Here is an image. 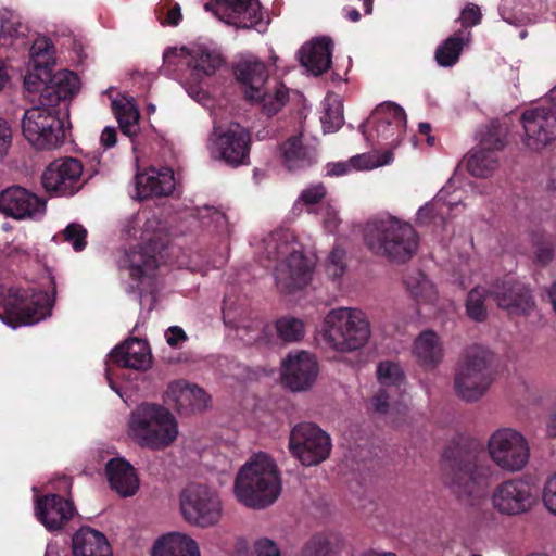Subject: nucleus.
Here are the masks:
<instances>
[{"label":"nucleus","instance_id":"1","mask_svg":"<svg viewBox=\"0 0 556 556\" xmlns=\"http://www.w3.org/2000/svg\"><path fill=\"white\" fill-rule=\"evenodd\" d=\"M166 235V227L156 214L146 210L138 212L125 226L129 249L119 260V266L128 269L135 279L151 278L159 266L157 248Z\"/></svg>","mask_w":556,"mask_h":556},{"label":"nucleus","instance_id":"2","mask_svg":"<svg viewBox=\"0 0 556 556\" xmlns=\"http://www.w3.org/2000/svg\"><path fill=\"white\" fill-rule=\"evenodd\" d=\"M269 257H279L275 268L278 289L292 293L305 288L312 280L315 261L305 255L304 247L289 229H279L265 240Z\"/></svg>","mask_w":556,"mask_h":556},{"label":"nucleus","instance_id":"3","mask_svg":"<svg viewBox=\"0 0 556 556\" xmlns=\"http://www.w3.org/2000/svg\"><path fill=\"white\" fill-rule=\"evenodd\" d=\"M281 493V479L274 459L265 453L253 455L238 471L233 494L245 507L264 509Z\"/></svg>","mask_w":556,"mask_h":556},{"label":"nucleus","instance_id":"4","mask_svg":"<svg viewBox=\"0 0 556 556\" xmlns=\"http://www.w3.org/2000/svg\"><path fill=\"white\" fill-rule=\"evenodd\" d=\"M167 66H182L186 75L182 86L188 94L198 102L206 99L202 87L206 78L214 76L224 66L225 58L220 50L212 43L191 42L187 46L170 47L164 52Z\"/></svg>","mask_w":556,"mask_h":556},{"label":"nucleus","instance_id":"5","mask_svg":"<svg viewBox=\"0 0 556 556\" xmlns=\"http://www.w3.org/2000/svg\"><path fill=\"white\" fill-rule=\"evenodd\" d=\"M126 433L140 447L161 451L176 442L179 426L177 418L167 407L144 402L130 412Z\"/></svg>","mask_w":556,"mask_h":556},{"label":"nucleus","instance_id":"6","mask_svg":"<svg viewBox=\"0 0 556 556\" xmlns=\"http://www.w3.org/2000/svg\"><path fill=\"white\" fill-rule=\"evenodd\" d=\"M318 336L326 348L351 353L363 349L371 336L367 315L354 307H338L324 317Z\"/></svg>","mask_w":556,"mask_h":556},{"label":"nucleus","instance_id":"7","mask_svg":"<svg viewBox=\"0 0 556 556\" xmlns=\"http://www.w3.org/2000/svg\"><path fill=\"white\" fill-rule=\"evenodd\" d=\"M237 79L245 98L262 105L268 117L277 114L288 101V89L278 81L268 80V71L257 56L248 54L240 58L235 67Z\"/></svg>","mask_w":556,"mask_h":556},{"label":"nucleus","instance_id":"8","mask_svg":"<svg viewBox=\"0 0 556 556\" xmlns=\"http://www.w3.org/2000/svg\"><path fill=\"white\" fill-rule=\"evenodd\" d=\"M365 241L374 253L399 263L408 261L418 248V237L413 226L391 216L369 222L365 229Z\"/></svg>","mask_w":556,"mask_h":556},{"label":"nucleus","instance_id":"9","mask_svg":"<svg viewBox=\"0 0 556 556\" xmlns=\"http://www.w3.org/2000/svg\"><path fill=\"white\" fill-rule=\"evenodd\" d=\"M0 320L15 329L35 325L51 315L53 298L46 291L0 288Z\"/></svg>","mask_w":556,"mask_h":556},{"label":"nucleus","instance_id":"10","mask_svg":"<svg viewBox=\"0 0 556 556\" xmlns=\"http://www.w3.org/2000/svg\"><path fill=\"white\" fill-rule=\"evenodd\" d=\"M493 354L485 348H468L457 365L454 389L465 402H476L484 396L493 381Z\"/></svg>","mask_w":556,"mask_h":556},{"label":"nucleus","instance_id":"11","mask_svg":"<svg viewBox=\"0 0 556 556\" xmlns=\"http://www.w3.org/2000/svg\"><path fill=\"white\" fill-rule=\"evenodd\" d=\"M491 468L468 454H460L448 463L445 484L462 501L475 503L489 488Z\"/></svg>","mask_w":556,"mask_h":556},{"label":"nucleus","instance_id":"12","mask_svg":"<svg viewBox=\"0 0 556 556\" xmlns=\"http://www.w3.org/2000/svg\"><path fill=\"white\" fill-rule=\"evenodd\" d=\"M34 105L24 112L22 131L25 139L38 150H52L63 144L65 131L56 110L43 99H33Z\"/></svg>","mask_w":556,"mask_h":556},{"label":"nucleus","instance_id":"13","mask_svg":"<svg viewBox=\"0 0 556 556\" xmlns=\"http://www.w3.org/2000/svg\"><path fill=\"white\" fill-rule=\"evenodd\" d=\"M486 453L491 462L502 471L516 473L529 464L531 450L526 435L511 427L494 430L486 440Z\"/></svg>","mask_w":556,"mask_h":556},{"label":"nucleus","instance_id":"14","mask_svg":"<svg viewBox=\"0 0 556 556\" xmlns=\"http://www.w3.org/2000/svg\"><path fill=\"white\" fill-rule=\"evenodd\" d=\"M179 504L185 521L195 528L217 527L224 518V504L218 492L203 484L186 488Z\"/></svg>","mask_w":556,"mask_h":556},{"label":"nucleus","instance_id":"15","mask_svg":"<svg viewBox=\"0 0 556 556\" xmlns=\"http://www.w3.org/2000/svg\"><path fill=\"white\" fill-rule=\"evenodd\" d=\"M406 127V114L394 102H383L376 106L362 125L365 139L370 144H386L394 150L402 141Z\"/></svg>","mask_w":556,"mask_h":556},{"label":"nucleus","instance_id":"16","mask_svg":"<svg viewBox=\"0 0 556 556\" xmlns=\"http://www.w3.org/2000/svg\"><path fill=\"white\" fill-rule=\"evenodd\" d=\"M250 144V132L238 123H230L213 127L206 148L213 160L239 166L249 162Z\"/></svg>","mask_w":556,"mask_h":556},{"label":"nucleus","instance_id":"17","mask_svg":"<svg viewBox=\"0 0 556 556\" xmlns=\"http://www.w3.org/2000/svg\"><path fill=\"white\" fill-rule=\"evenodd\" d=\"M521 123L523 143L532 151H539L556 139V87L542 104L523 112Z\"/></svg>","mask_w":556,"mask_h":556},{"label":"nucleus","instance_id":"18","mask_svg":"<svg viewBox=\"0 0 556 556\" xmlns=\"http://www.w3.org/2000/svg\"><path fill=\"white\" fill-rule=\"evenodd\" d=\"M493 509L504 517H518L529 513L536 504L535 488L522 478H509L500 482L491 493Z\"/></svg>","mask_w":556,"mask_h":556},{"label":"nucleus","instance_id":"19","mask_svg":"<svg viewBox=\"0 0 556 556\" xmlns=\"http://www.w3.org/2000/svg\"><path fill=\"white\" fill-rule=\"evenodd\" d=\"M289 450L304 466H314L329 456L331 440L316 425L303 422L292 429Z\"/></svg>","mask_w":556,"mask_h":556},{"label":"nucleus","instance_id":"20","mask_svg":"<svg viewBox=\"0 0 556 556\" xmlns=\"http://www.w3.org/2000/svg\"><path fill=\"white\" fill-rule=\"evenodd\" d=\"M151 365V353L146 341L140 339H129L117 345L109 354L105 362V378L112 390L119 394V389L115 386L117 372L114 366L119 368H130L135 370H147Z\"/></svg>","mask_w":556,"mask_h":556},{"label":"nucleus","instance_id":"21","mask_svg":"<svg viewBox=\"0 0 556 556\" xmlns=\"http://www.w3.org/2000/svg\"><path fill=\"white\" fill-rule=\"evenodd\" d=\"M83 164L73 157L52 162L42 173L46 191L55 195H72L81 187Z\"/></svg>","mask_w":556,"mask_h":556},{"label":"nucleus","instance_id":"22","mask_svg":"<svg viewBox=\"0 0 556 556\" xmlns=\"http://www.w3.org/2000/svg\"><path fill=\"white\" fill-rule=\"evenodd\" d=\"M223 23L236 28H251L262 21V9L258 0H214L205 3Z\"/></svg>","mask_w":556,"mask_h":556},{"label":"nucleus","instance_id":"23","mask_svg":"<svg viewBox=\"0 0 556 556\" xmlns=\"http://www.w3.org/2000/svg\"><path fill=\"white\" fill-rule=\"evenodd\" d=\"M319 367L315 355L306 351L290 352L281 363V378L292 391L309 389L317 376Z\"/></svg>","mask_w":556,"mask_h":556},{"label":"nucleus","instance_id":"24","mask_svg":"<svg viewBox=\"0 0 556 556\" xmlns=\"http://www.w3.org/2000/svg\"><path fill=\"white\" fill-rule=\"evenodd\" d=\"M0 212L15 219H36L43 216L46 203L22 187H12L0 192Z\"/></svg>","mask_w":556,"mask_h":556},{"label":"nucleus","instance_id":"25","mask_svg":"<svg viewBox=\"0 0 556 556\" xmlns=\"http://www.w3.org/2000/svg\"><path fill=\"white\" fill-rule=\"evenodd\" d=\"M164 401L179 414L188 415L205 409L210 399L199 386L186 380H175L168 383Z\"/></svg>","mask_w":556,"mask_h":556},{"label":"nucleus","instance_id":"26","mask_svg":"<svg viewBox=\"0 0 556 556\" xmlns=\"http://www.w3.org/2000/svg\"><path fill=\"white\" fill-rule=\"evenodd\" d=\"M73 504L56 494L36 500L35 515L48 531L62 529L74 516Z\"/></svg>","mask_w":556,"mask_h":556},{"label":"nucleus","instance_id":"27","mask_svg":"<svg viewBox=\"0 0 556 556\" xmlns=\"http://www.w3.org/2000/svg\"><path fill=\"white\" fill-rule=\"evenodd\" d=\"M497 305L511 317H528L535 312V303L529 289L521 283L504 282L494 290Z\"/></svg>","mask_w":556,"mask_h":556},{"label":"nucleus","instance_id":"28","mask_svg":"<svg viewBox=\"0 0 556 556\" xmlns=\"http://www.w3.org/2000/svg\"><path fill=\"white\" fill-rule=\"evenodd\" d=\"M497 305L511 317H528L535 312V303L529 289L521 283L504 282L494 290Z\"/></svg>","mask_w":556,"mask_h":556},{"label":"nucleus","instance_id":"29","mask_svg":"<svg viewBox=\"0 0 556 556\" xmlns=\"http://www.w3.org/2000/svg\"><path fill=\"white\" fill-rule=\"evenodd\" d=\"M135 185V197L139 200L168 195L175 189L174 172L169 167H150L136 175Z\"/></svg>","mask_w":556,"mask_h":556},{"label":"nucleus","instance_id":"30","mask_svg":"<svg viewBox=\"0 0 556 556\" xmlns=\"http://www.w3.org/2000/svg\"><path fill=\"white\" fill-rule=\"evenodd\" d=\"M503 147L500 140L482 139L467 155V170L475 177L489 178L500 166L497 151Z\"/></svg>","mask_w":556,"mask_h":556},{"label":"nucleus","instance_id":"31","mask_svg":"<svg viewBox=\"0 0 556 556\" xmlns=\"http://www.w3.org/2000/svg\"><path fill=\"white\" fill-rule=\"evenodd\" d=\"M110 488L122 497H129L139 490V477L134 466L124 457L110 459L105 465Z\"/></svg>","mask_w":556,"mask_h":556},{"label":"nucleus","instance_id":"32","mask_svg":"<svg viewBox=\"0 0 556 556\" xmlns=\"http://www.w3.org/2000/svg\"><path fill=\"white\" fill-rule=\"evenodd\" d=\"M280 162L288 170H298L312 165L316 161V148L305 142L304 135L289 137L279 149Z\"/></svg>","mask_w":556,"mask_h":556},{"label":"nucleus","instance_id":"33","mask_svg":"<svg viewBox=\"0 0 556 556\" xmlns=\"http://www.w3.org/2000/svg\"><path fill=\"white\" fill-rule=\"evenodd\" d=\"M151 556H201V548L189 533L172 531L155 540Z\"/></svg>","mask_w":556,"mask_h":556},{"label":"nucleus","instance_id":"34","mask_svg":"<svg viewBox=\"0 0 556 556\" xmlns=\"http://www.w3.org/2000/svg\"><path fill=\"white\" fill-rule=\"evenodd\" d=\"M332 41L327 37L314 38L299 51V60L309 73L318 76L331 64Z\"/></svg>","mask_w":556,"mask_h":556},{"label":"nucleus","instance_id":"35","mask_svg":"<svg viewBox=\"0 0 556 556\" xmlns=\"http://www.w3.org/2000/svg\"><path fill=\"white\" fill-rule=\"evenodd\" d=\"M73 556H112L105 535L90 527L80 528L72 539Z\"/></svg>","mask_w":556,"mask_h":556},{"label":"nucleus","instance_id":"36","mask_svg":"<svg viewBox=\"0 0 556 556\" xmlns=\"http://www.w3.org/2000/svg\"><path fill=\"white\" fill-rule=\"evenodd\" d=\"M453 185L450 180L433 198L432 201L421 206L417 212L416 222L419 225H428L437 219L444 220L451 211L460 202L459 198L453 197L448 199L452 193Z\"/></svg>","mask_w":556,"mask_h":556},{"label":"nucleus","instance_id":"37","mask_svg":"<svg viewBox=\"0 0 556 556\" xmlns=\"http://www.w3.org/2000/svg\"><path fill=\"white\" fill-rule=\"evenodd\" d=\"M80 88L78 76L70 71L51 73L50 85L46 86L41 99L50 106H55L60 100L75 94Z\"/></svg>","mask_w":556,"mask_h":556},{"label":"nucleus","instance_id":"38","mask_svg":"<svg viewBox=\"0 0 556 556\" xmlns=\"http://www.w3.org/2000/svg\"><path fill=\"white\" fill-rule=\"evenodd\" d=\"M413 354L421 366L435 367L444 355L439 336L432 330L422 331L414 341Z\"/></svg>","mask_w":556,"mask_h":556},{"label":"nucleus","instance_id":"39","mask_svg":"<svg viewBox=\"0 0 556 556\" xmlns=\"http://www.w3.org/2000/svg\"><path fill=\"white\" fill-rule=\"evenodd\" d=\"M112 110L122 132L134 138L139 132V110L132 97L119 96L112 100Z\"/></svg>","mask_w":556,"mask_h":556},{"label":"nucleus","instance_id":"40","mask_svg":"<svg viewBox=\"0 0 556 556\" xmlns=\"http://www.w3.org/2000/svg\"><path fill=\"white\" fill-rule=\"evenodd\" d=\"M406 287L420 307H432L438 303L439 293L434 283L422 273L407 276Z\"/></svg>","mask_w":556,"mask_h":556},{"label":"nucleus","instance_id":"41","mask_svg":"<svg viewBox=\"0 0 556 556\" xmlns=\"http://www.w3.org/2000/svg\"><path fill=\"white\" fill-rule=\"evenodd\" d=\"M471 33L467 29H462L447 38L435 51V60L439 65L446 67L454 65L458 61L463 48L469 45Z\"/></svg>","mask_w":556,"mask_h":556},{"label":"nucleus","instance_id":"42","mask_svg":"<svg viewBox=\"0 0 556 556\" xmlns=\"http://www.w3.org/2000/svg\"><path fill=\"white\" fill-rule=\"evenodd\" d=\"M350 160L353 172L371 170L381 166L390 165L394 160V155L390 149L382 152L375 150L368 153L354 155Z\"/></svg>","mask_w":556,"mask_h":556},{"label":"nucleus","instance_id":"43","mask_svg":"<svg viewBox=\"0 0 556 556\" xmlns=\"http://www.w3.org/2000/svg\"><path fill=\"white\" fill-rule=\"evenodd\" d=\"M324 109V114L320 117L324 131H337L343 125L344 122L343 106L340 98L334 94L328 96L325 99Z\"/></svg>","mask_w":556,"mask_h":556},{"label":"nucleus","instance_id":"44","mask_svg":"<svg viewBox=\"0 0 556 556\" xmlns=\"http://www.w3.org/2000/svg\"><path fill=\"white\" fill-rule=\"evenodd\" d=\"M31 67H42L52 70L54 64L53 46L46 37L37 38L30 48V60L28 63Z\"/></svg>","mask_w":556,"mask_h":556},{"label":"nucleus","instance_id":"45","mask_svg":"<svg viewBox=\"0 0 556 556\" xmlns=\"http://www.w3.org/2000/svg\"><path fill=\"white\" fill-rule=\"evenodd\" d=\"M377 378L382 388H393L399 391L403 381V370L397 363L382 361L377 366Z\"/></svg>","mask_w":556,"mask_h":556},{"label":"nucleus","instance_id":"46","mask_svg":"<svg viewBox=\"0 0 556 556\" xmlns=\"http://www.w3.org/2000/svg\"><path fill=\"white\" fill-rule=\"evenodd\" d=\"M276 331L285 342L300 341L305 334L304 323L292 316H283L276 321Z\"/></svg>","mask_w":556,"mask_h":556},{"label":"nucleus","instance_id":"47","mask_svg":"<svg viewBox=\"0 0 556 556\" xmlns=\"http://www.w3.org/2000/svg\"><path fill=\"white\" fill-rule=\"evenodd\" d=\"M336 538L329 534L314 535L303 547L301 556H334Z\"/></svg>","mask_w":556,"mask_h":556},{"label":"nucleus","instance_id":"48","mask_svg":"<svg viewBox=\"0 0 556 556\" xmlns=\"http://www.w3.org/2000/svg\"><path fill=\"white\" fill-rule=\"evenodd\" d=\"M51 71L52 70L49 68L31 67L28 64L27 73L24 78V85L27 91L30 93L39 92L38 99H40L45 92L43 89L46 86L50 85Z\"/></svg>","mask_w":556,"mask_h":556},{"label":"nucleus","instance_id":"49","mask_svg":"<svg viewBox=\"0 0 556 556\" xmlns=\"http://www.w3.org/2000/svg\"><path fill=\"white\" fill-rule=\"evenodd\" d=\"M324 268L329 279L339 281L346 271L345 251L340 247H334L328 254Z\"/></svg>","mask_w":556,"mask_h":556},{"label":"nucleus","instance_id":"50","mask_svg":"<svg viewBox=\"0 0 556 556\" xmlns=\"http://www.w3.org/2000/svg\"><path fill=\"white\" fill-rule=\"evenodd\" d=\"M485 298L486 291L483 288H475L469 292L466 301V311L471 319L480 321L486 317Z\"/></svg>","mask_w":556,"mask_h":556},{"label":"nucleus","instance_id":"51","mask_svg":"<svg viewBox=\"0 0 556 556\" xmlns=\"http://www.w3.org/2000/svg\"><path fill=\"white\" fill-rule=\"evenodd\" d=\"M155 13L160 23L164 26H177L182 17L180 5L172 0L160 2Z\"/></svg>","mask_w":556,"mask_h":556},{"label":"nucleus","instance_id":"52","mask_svg":"<svg viewBox=\"0 0 556 556\" xmlns=\"http://www.w3.org/2000/svg\"><path fill=\"white\" fill-rule=\"evenodd\" d=\"M55 238L71 243L75 251H81L87 244V230L80 224L72 223Z\"/></svg>","mask_w":556,"mask_h":556},{"label":"nucleus","instance_id":"53","mask_svg":"<svg viewBox=\"0 0 556 556\" xmlns=\"http://www.w3.org/2000/svg\"><path fill=\"white\" fill-rule=\"evenodd\" d=\"M542 503L545 509L556 517V472L547 476L543 483Z\"/></svg>","mask_w":556,"mask_h":556},{"label":"nucleus","instance_id":"54","mask_svg":"<svg viewBox=\"0 0 556 556\" xmlns=\"http://www.w3.org/2000/svg\"><path fill=\"white\" fill-rule=\"evenodd\" d=\"M202 218L207 219V222H204L206 225H214L218 232L223 233L228 231V220L222 211L206 207Z\"/></svg>","mask_w":556,"mask_h":556},{"label":"nucleus","instance_id":"55","mask_svg":"<svg viewBox=\"0 0 556 556\" xmlns=\"http://www.w3.org/2000/svg\"><path fill=\"white\" fill-rule=\"evenodd\" d=\"M9 257L23 262L34 254V249L25 241L14 240L7 250Z\"/></svg>","mask_w":556,"mask_h":556},{"label":"nucleus","instance_id":"56","mask_svg":"<svg viewBox=\"0 0 556 556\" xmlns=\"http://www.w3.org/2000/svg\"><path fill=\"white\" fill-rule=\"evenodd\" d=\"M320 216L323 226L328 232L337 230L341 223L338 211L330 204L320 207Z\"/></svg>","mask_w":556,"mask_h":556},{"label":"nucleus","instance_id":"57","mask_svg":"<svg viewBox=\"0 0 556 556\" xmlns=\"http://www.w3.org/2000/svg\"><path fill=\"white\" fill-rule=\"evenodd\" d=\"M253 548L256 556H281L278 544L268 538L257 539Z\"/></svg>","mask_w":556,"mask_h":556},{"label":"nucleus","instance_id":"58","mask_svg":"<svg viewBox=\"0 0 556 556\" xmlns=\"http://www.w3.org/2000/svg\"><path fill=\"white\" fill-rule=\"evenodd\" d=\"M326 194V189L321 184L307 187L301 193L300 200L308 205L318 203Z\"/></svg>","mask_w":556,"mask_h":556},{"label":"nucleus","instance_id":"59","mask_svg":"<svg viewBox=\"0 0 556 556\" xmlns=\"http://www.w3.org/2000/svg\"><path fill=\"white\" fill-rule=\"evenodd\" d=\"M16 31L15 23L5 18V14L0 11V46L11 45Z\"/></svg>","mask_w":556,"mask_h":556},{"label":"nucleus","instance_id":"60","mask_svg":"<svg viewBox=\"0 0 556 556\" xmlns=\"http://www.w3.org/2000/svg\"><path fill=\"white\" fill-rule=\"evenodd\" d=\"M352 172L353 167L350 159L348 161L328 163L325 166V174L329 177L344 176Z\"/></svg>","mask_w":556,"mask_h":556},{"label":"nucleus","instance_id":"61","mask_svg":"<svg viewBox=\"0 0 556 556\" xmlns=\"http://www.w3.org/2000/svg\"><path fill=\"white\" fill-rule=\"evenodd\" d=\"M481 13L477 5H467L460 14L462 24L465 27H471L480 22Z\"/></svg>","mask_w":556,"mask_h":556},{"label":"nucleus","instance_id":"62","mask_svg":"<svg viewBox=\"0 0 556 556\" xmlns=\"http://www.w3.org/2000/svg\"><path fill=\"white\" fill-rule=\"evenodd\" d=\"M165 339L172 348H179L187 340V334L180 327L172 326L165 331Z\"/></svg>","mask_w":556,"mask_h":556},{"label":"nucleus","instance_id":"63","mask_svg":"<svg viewBox=\"0 0 556 556\" xmlns=\"http://www.w3.org/2000/svg\"><path fill=\"white\" fill-rule=\"evenodd\" d=\"M12 143V130L9 124L0 119V155L8 152Z\"/></svg>","mask_w":556,"mask_h":556},{"label":"nucleus","instance_id":"64","mask_svg":"<svg viewBox=\"0 0 556 556\" xmlns=\"http://www.w3.org/2000/svg\"><path fill=\"white\" fill-rule=\"evenodd\" d=\"M117 139V131L115 127L106 126L100 136V142L104 148H112L115 146Z\"/></svg>","mask_w":556,"mask_h":556}]
</instances>
